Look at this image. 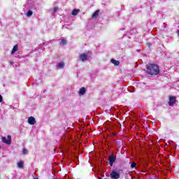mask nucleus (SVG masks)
<instances>
[{
	"instance_id": "nucleus-1",
	"label": "nucleus",
	"mask_w": 179,
	"mask_h": 179,
	"mask_svg": "<svg viewBox=\"0 0 179 179\" xmlns=\"http://www.w3.org/2000/svg\"><path fill=\"white\" fill-rule=\"evenodd\" d=\"M147 73L151 75V76L159 75L160 73V69L159 66L155 64H150L147 66Z\"/></svg>"
},
{
	"instance_id": "nucleus-2",
	"label": "nucleus",
	"mask_w": 179,
	"mask_h": 179,
	"mask_svg": "<svg viewBox=\"0 0 179 179\" xmlns=\"http://www.w3.org/2000/svg\"><path fill=\"white\" fill-rule=\"evenodd\" d=\"M176 101H177V97L174 96H169V101L168 103L169 106L173 107L174 104H176Z\"/></svg>"
},
{
	"instance_id": "nucleus-3",
	"label": "nucleus",
	"mask_w": 179,
	"mask_h": 179,
	"mask_svg": "<svg viewBox=\"0 0 179 179\" xmlns=\"http://www.w3.org/2000/svg\"><path fill=\"white\" fill-rule=\"evenodd\" d=\"M2 142L6 143V145H10V143H12V136L8 135L7 139L6 137H2Z\"/></svg>"
},
{
	"instance_id": "nucleus-4",
	"label": "nucleus",
	"mask_w": 179,
	"mask_h": 179,
	"mask_svg": "<svg viewBox=\"0 0 179 179\" xmlns=\"http://www.w3.org/2000/svg\"><path fill=\"white\" fill-rule=\"evenodd\" d=\"M115 160H117V157L114 155L109 156V164L110 167H113L114 163H115Z\"/></svg>"
},
{
	"instance_id": "nucleus-5",
	"label": "nucleus",
	"mask_w": 179,
	"mask_h": 179,
	"mask_svg": "<svg viewBox=\"0 0 179 179\" xmlns=\"http://www.w3.org/2000/svg\"><path fill=\"white\" fill-rule=\"evenodd\" d=\"M110 177L112 179H118L120 177V173L117 172L116 171H112L110 173Z\"/></svg>"
},
{
	"instance_id": "nucleus-6",
	"label": "nucleus",
	"mask_w": 179,
	"mask_h": 179,
	"mask_svg": "<svg viewBox=\"0 0 179 179\" xmlns=\"http://www.w3.org/2000/svg\"><path fill=\"white\" fill-rule=\"evenodd\" d=\"M28 123L29 125H34L36 124V118L33 116L28 117Z\"/></svg>"
},
{
	"instance_id": "nucleus-7",
	"label": "nucleus",
	"mask_w": 179,
	"mask_h": 179,
	"mask_svg": "<svg viewBox=\"0 0 179 179\" xmlns=\"http://www.w3.org/2000/svg\"><path fill=\"white\" fill-rule=\"evenodd\" d=\"M80 60L85 62V61H87V55L86 53H82L80 55Z\"/></svg>"
},
{
	"instance_id": "nucleus-8",
	"label": "nucleus",
	"mask_w": 179,
	"mask_h": 179,
	"mask_svg": "<svg viewBox=\"0 0 179 179\" xmlns=\"http://www.w3.org/2000/svg\"><path fill=\"white\" fill-rule=\"evenodd\" d=\"M100 13V10H96L92 15V19H97Z\"/></svg>"
},
{
	"instance_id": "nucleus-9",
	"label": "nucleus",
	"mask_w": 179,
	"mask_h": 179,
	"mask_svg": "<svg viewBox=\"0 0 179 179\" xmlns=\"http://www.w3.org/2000/svg\"><path fill=\"white\" fill-rule=\"evenodd\" d=\"M86 93V88L85 87H83L80 89L79 94L80 96H83Z\"/></svg>"
},
{
	"instance_id": "nucleus-10",
	"label": "nucleus",
	"mask_w": 179,
	"mask_h": 179,
	"mask_svg": "<svg viewBox=\"0 0 179 179\" xmlns=\"http://www.w3.org/2000/svg\"><path fill=\"white\" fill-rule=\"evenodd\" d=\"M17 50H19V45H14L11 51V54L13 55V54H15L16 51H17Z\"/></svg>"
},
{
	"instance_id": "nucleus-11",
	"label": "nucleus",
	"mask_w": 179,
	"mask_h": 179,
	"mask_svg": "<svg viewBox=\"0 0 179 179\" xmlns=\"http://www.w3.org/2000/svg\"><path fill=\"white\" fill-rule=\"evenodd\" d=\"M110 61L112 64H113V65H115V66H118V65H120V61L115 60L114 59H112Z\"/></svg>"
},
{
	"instance_id": "nucleus-12",
	"label": "nucleus",
	"mask_w": 179,
	"mask_h": 179,
	"mask_svg": "<svg viewBox=\"0 0 179 179\" xmlns=\"http://www.w3.org/2000/svg\"><path fill=\"white\" fill-rule=\"evenodd\" d=\"M79 12H80V10H76V9H74V10H73V11H72V13H71V15H73V16H76V15H78V13H79Z\"/></svg>"
},
{
	"instance_id": "nucleus-13",
	"label": "nucleus",
	"mask_w": 179,
	"mask_h": 179,
	"mask_svg": "<svg viewBox=\"0 0 179 179\" xmlns=\"http://www.w3.org/2000/svg\"><path fill=\"white\" fill-rule=\"evenodd\" d=\"M57 66H58L59 68H60V69H64V66H65V63H64V62H60V63H59V64H57Z\"/></svg>"
},
{
	"instance_id": "nucleus-14",
	"label": "nucleus",
	"mask_w": 179,
	"mask_h": 179,
	"mask_svg": "<svg viewBox=\"0 0 179 179\" xmlns=\"http://www.w3.org/2000/svg\"><path fill=\"white\" fill-rule=\"evenodd\" d=\"M17 166H18L19 169H23V161H20L17 163Z\"/></svg>"
},
{
	"instance_id": "nucleus-15",
	"label": "nucleus",
	"mask_w": 179,
	"mask_h": 179,
	"mask_svg": "<svg viewBox=\"0 0 179 179\" xmlns=\"http://www.w3.org/2000/svg\"><path fill=\"white\" fill-rule=\"evenodd\" d=\"M31 15H33V11H31V10H29L27 13V16H28V17H29V16H31Z\"/></svg>"
},
{
	"instance_id": "nucleus-16",
	"label": "nucleus",
	"mask_w": 179,
	"mask_h": 179,
	"mask_svg": "<svg viewBox=\"0 0 179 179\" xmlns=\"http://www.w3.org/2000/svg\"><path fill=\"white\" fill-rule=\"evenodd\" d=\"M136 167V162H132L131 164V169H135Z\"/></svg>"
},
{
	"instance_id": "nucleus-17",
	"label": "nucleus",
	"mask_w": 179,
	"mask_h": 179,
	"mask_svg": "<svg viewBox=\"0 0 179 179\" xmlns=\"http://www.w3.org/2000/svg\"><path fill=\"white\" fill-rule=\"evenodd\" d=\"M61 44H64V45L66 44V40L62 39L61 41Z\"/></svg>"
},
{
	"instance_id": "nucleus-18",
	"label": "nucleus",
	"mask_w": 179,
	"mask_h": 179,
	"mask_svg": "<svg viewBox=\"0 0 179 179\" xmlns=\"http://www.w3.org/2000/svg\"><path fill=\"white\" fill-rule=\"evenodd\" d=\"M22 153H23V155H27V149H24L22 150Z\"/></svg>"
},
{
	"instance_id": "nucleus-19",
	"label": "nucleus",
	"mask_w": 179,
	"mask_h": 179,
	"mask_svg": "<svg viewBox=\"0 0 179 179\" xmlns=\"http://www.w3.org/2000/svg\"><path fill=\"white\" fill-rule=\"evenodd\" d=\"M57 10H58V7H54L53 13H55V12H57Z\"/></svg>"
},
{
	"instance_id": "nucleus-20",
	"label": "nucleus",
	"mask_w": 179,
	"mask_h": 179,
	"mask_svg": "<svg viewBox=\"0 0 179 179\" xmlns=\"http://www.w3.org/2000/svg\"><path fill=\"white\" fill-rule=\"evenodd\" d=\"M3 101V98H2V95H0V103H2Z\"/></svg>"
},
{
	"instance_id": "nucleus-21",
	"label": "nucleus",
	"mask_w": 179,
	"mask_h": 179,
	"mask_svg": "<svg viewBox=\"0 0 179 179\" xmlns=\"http://www.w3.org/2000/svg\"><path fill=\"white\" fill-rule=\"evenodd\" d=\"M112 134H113L114 136H115V135H117V134L115 133V132H112Z\"/></svg>"
},
{
	"instance_id": "nucleus-22",
	"label": "nucleus",
	"mask_w": 179,
	"mask_h": 179,
	"mask_svg": "<svg viewBox=\"0 0 179 179\" xmlns=\"http://www.w3.org/2000/svg\"><path fill=\"white\" fill-rule=\"evenodd\" d=\"M120 172L122 173V169L119 170L118 173H120Z\"/></svg>"
},
{
	"instance_id": "nucleus-23",
	"label": "nucleus",
	"mask_w": 179,
	"mask_h": 179,
	"mask_svg": "<svg viewBox=\"0 0 179 179\" xmlns=\"http://www.w3.org/2000/svg\"><path fill=\"white\" fill-rule=\"evenodd\" d=\"M98 179H102L101 178H99Z\"/></svg>"
},
{
	"instance_id": "nucleus-24",
	"label": "nucleus",
	"mask_w": 179,
	"mask_h": 179,
	"mask_svg": "<svg viewBox=\"0 0 179 179\" xmlns=\"http://www.w3.org/2000/svg\"><path fill=\"white\" fill-rule=\"evenodd\" d=\"M34 179H38V178H34Z\"/></svg>"
}]
</instances>
